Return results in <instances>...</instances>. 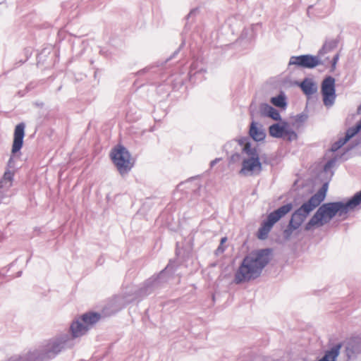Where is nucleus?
I'll return each mask as SVG.
<instances>
[{"label": "nucleus", "mask_w": 361, "mask_h": 361, "mask_svg": "<svg viewBox=\"0 0 361 361\" xmlns=\"http://www.w3.org/2000/svg\"><path fill=\"white\" fill-rule=\"evenodd\" d=\"M273 257V249L265 247L252 250L241 261L234 276V283L242 284L261 276L263 269Z\"/></svg>", "instance_id": "f257e3e1"}, {"label": "nucleus", "mask_w": 361, "mask_h": 361, "mask_svg": "<svg viewBox=\"0 0 361 361\" xmlns=\"http://www.w3.org/2000/svg\"><path fill=\"white\" fill-rule=\"evenodd\" d=\"M329 184V180L323 183L322 185L314 195L291 214L286 228L283 231V237L285 240H290L293 233L298 230L310 213L324 201L328 192Z\"/></svg>", "instance_id": "f03ea898"}, {"label": "nucleus", "mask_w": 361, "mask_h": 361, "mask_svg": "<svg viewBox=\"0 0 361 361\" xmlns=\"http://www.w3.org/2000/svg\"><path fill=\"white\" fill-rule=\"evenodd\" d=\"M175 270L170 264L157 274H154L144 281L140 287L130 286L123 293V300L130 303L140 302L144 298L164 288L171 278Z\"/></svg>", "instance_id": "7ed1b4c3"}, {"label": "nucleus", "mask_w": 361, "mask_h": 361, "mask_svg": "<svg viewBox=\"0 0 361 361\" xmlns=\"http://www.w3.org/2000/svg\"><path fill=\"white\" fill-rule=\"evenodd\" d=\"M207 72L205 64L202 59H194L188 68H184L179 73L170 76V82L173 90H179L183 86L188 88L187 84H195L204 79Z\"/></svg>", "instance_id": "20e7f679"}, {"label": "nucleus", "mask_w": 361, "mask_h": 361, "mask_svg": "<svg viewBox=\"0 0 361 361\" xmlns=\"http://www.w3.org/2000/svg\"><path fill=\"white\" fill-rule=\"evenodd\" d=\"M88 329L89 328L79 317L75 320H73L70 326L71 335H69L68 334L57 335L56 336L49 339L45 345L39 347L37 349H44L47 348L51 341L58 338L60 340V343H61L60 345L61 349L56 354L57 356L62 350L72 348L74 345V339L84 335L88 331Z\"/></svg>", "instance_id": "39448f33"}, {"label": "nucleus", "mask_w": 361, "mask_h": 361, "mask_svg": "<svg viewBox=\"0 0 361 361\" xmlns=\"http://www.w3.org/2000/svg\"><path fill=\"white\" fill-rule=\"evenodd\" d=\"M242 153L245 154L247 157L243 159L239 174L243 176L259 175L263 170V167L257 148H250L249 146L243 147Z\"/></svg>", "instance_id": "423d86ee"}, {"label": "nucleus", "mask_w": 361, "mask_h": 361, "mask_svg": "<svg viewBox=\"0 0 361 361\" xmlns=\"http://www.w3.org/2000/svg\"><path fill=\"white\" fill-rule=\"evenodd\" d=\"M109 157L121 176L128 174L134 166L130 152L123 145L114 147L110 152Z\"/></svg>", "instance_id": "0eeeda50"}, {"label": "nucleus", "mask_w": 361, "mask_h": 361, "mask_svg": "<svg viewBox=\"0 0 361 361\" xmlns=\"http://www.w3.org/2000/svg\"><path fill=\"white\" fill-rule=\"evenodd\" d=\"M317 207V210L305 224V231H310L314 228L322 227L334 219L330 202L321 203Z\"/></svg>", "instance_id": "6e6552de"}, {"label": "nucleus", "mask_w": 361, "mask_h": 361, "mask_svg": "<svg viewBox=\"0 0 361 361\" xmlns=\"http://www.w3.org/2000/svg\"><path fill=\"white\" fill-rule=\"evenodd\" d=\"M276 123L271 124L268 128L270 137L277 139H283L288 142L296 140L298 137V133L291 128L290 123L281 118V120L276 121Z\"/></svg>", "instance_id": "1a4fd4ad"}, {"label": "nucleus", "mask_w": 361, "mask_h": 361, "mask_svg": "<svg viewBox=\"0 0 361 361\" xmlns=\"http://www.w3.org/2000/svg\"><path fill=\"white\" fill-rule=\"evenodd\" d=\"M25 124L24 122L18 123L14 128L13 143L11 147V154L7 163L8 169L15 167L14 157H20L21 155V149L24 144V137L25 135Z\"/></svg>", "instance_id": "9d476101"}, {"label": "nucleus", "mask_w": 361, "mask_h": 361, "mask_svg": "<svg viewBox=\"0 0 361 361\" xmlns=\"http://www.w3.org/2000/svg\"><path fill=\"white\" fill-rule=\"evenodd\" d=\"M321 55H312L310 54L292 56L288 62V66H295L302 69H314L319 65H325L324 61L321 59Z\"/></svg>", "instance_id": "9b49d317"}, {"label": "nucleus", "mask_w": 361, "mask_h": 361, "mask_svg": "<svg viewBox=\"0 0 361 361\" xmlns=\"http://www.w3.org/2000/svg\"><path fill=\"white\" fill-rule=\"evenodd\" d=\"M331 205L334 218L336 216H343L350 211H354L360 202L354 194L352 197L341 201L330 202Z\"/></svg>", "instance_id": "f8f14e48"}, {"label": "nucleus", "mask_w": 361, "mask_h": 361, "mask_svg": "<svg viewBox=\"0 0 361 361\" xmlns=\"http://www.w3.org/2000/svg\"><path fill=\"white\" fill-rule=\"evenodd\" d=\"M251 116L259 114L260 116L271 118L273 121L281 120V116L279 110L266 102H262L259 106V111L257 110V104L252 101L249 107Z\"/></svg>", "instance_id": "ddd939ff"}, {"label": "nucleus", "mask_w": 361, "mask_h": 361, "mask_svg": "<svg viewBox=\"0 0 361 361\" xmlns=\"http://www.w3.org/2000/svg\"><path fill=\"white\" fill-rule=\"evenodd\" d=\"M342 343L347 360L357 359L358 355L361 353V336H352Z\"/></svg>", "instance_id": "4468645a"}, {"label": "nucleus", "mask_w": 361, "mask_h": 361, "mask_svg": "<svg viewBox=\"0 0 361 361\" xmlns=\"http://www.w3.org/2000/svg\"><path fill=\"white\" fill-rule=\"evenodd\" d=\"M56 52L52 47H45L37 56V65H45L47 68L55 63Z\"/></svg>", "instance_id": "2eb2a0df"}, {"label": "nucleus", "mask_w": 361, "mask_h": 361, "mask_svg": "<svg viewBox=\"0 0 361 361\" xmlns=\"http://www.w3.org/2000/svg\"><path fill=\"white\" fill-rule=\"evenodd\" d=\"M276 223L277 222L269 214H268L266 219L262 220L260 226L257 231V238L262 240L267 239L269 232Z\"/></svg>", "instance_id": "dca6fc26"}, {"label": "nucleus", "mask_w": 361, "mask_h": 361, "mask_svg": "<svg viewBox=\"0 0 361 361\" xmlns=\"http://www.w3.org/2000/svg\"><path fill=\"white\" fill-rule=\"evenodd\" d=\"M276 223L277 222L269 214H268L266 219L262 220L260 226L257 231V238L262 240L267 239L269 232Z\"/></svg>", "instance_id": "f3484780"}, {"label": "nucleus", "mask_w": 361, "mask_h": 361, "mask_svg": "<svg viewBox=\"0 0 361 361\" xmlns=\"http://www.w3.org/2000/svg\"><path fill=\"white\" fill-rule=\"evenodd\" d=\"M276 223L277 222L269 214H268L266 219L262 220L260 226L257 231V238L262 240L267 239L269 232Z\"/></svg>", "instance_id": "a211bd4d"}, {"label": "nucleus", "mask_w": 361, "mask_h": 361, "mask_svg": "<svg viewBox=\"0 0 361 361\" xmlns=\"http://www.w3.org/2000/svg\"><path fill=\"white\" fill-rule=\"evenodd\" d=\"M276 223L277 222L269 214H268L266 219L262 220L260 226L257 231V238L262 240L267 239L269 232Z\"/></svg>", "instance_id": "6ab92c4d"}, {"label": "nucleus", "mask_w": 361, "mask_h": 361, "mask_svg": "<svg viewBox=\"0 0 361 361\" xmlns=\"http://www.w3.org/2000/svg\"><path fill=\"white\" fill-rule=\"evenodd\" d=\"M297 85L300 88L308 99H310L318 90L317 85L314 80L307 77L305 78L301 82H298Z\"/></svg>", "instance_id": "aec40b11"}, {"label": "nucleus", "mask_w": 361, "mask_h": 361, "mask_svg": "<svg viewBox=\"0 0 361 361\" xmlns=\"http://www.w3.org/2000/svg\"><path fill=\"white\" fill-rule=\"evenodd\" d=\"M249 135L255 142H262L265 140L266 133L261 124L252 121L250 125Z\"/></svg>", "instance_id": "412c9836"}, {"label": "nucleus", "mask_w": 361, "mask_h": 361, "mask_svg": "<svg viewBox=\"0 0 361 361\" xmlns=\"http://www.w3.org/2000/svg\"><path fill=\"white\" fill-rule=\"evenodd\" d=\"M343 347V343H337L327 349L317 361H336Z\"/></svg>", "instance_id": "4be33fe9"}, {"label": "nucleus", "mask_w": 361, "mask_h": 361, "mask_svg": "<svg viewBox=\"0 0 361 361\" xmlns=\"http://www.w3.org/2000/svg\"><path fill=\"white\" fill-rule=\"evenodd\" d=\"M294 204L293 202H288L285 204L281 205L279 208L274 209L269 214L276 221L278 222L282 218L286 216L288 213H290L293 209Z\"/></svg>", "instance_id": "5701e85b"}, {"label": "nucleus", "mask_w": 361, "mask_h": 361, "mask_svg": "<svg viewBox=\"0 0 361 361\" xmlns=\"http://www.w3.org/2000/svg\"><path fill=\"white\" fill-rule=\"evenodd\" d=\"M236 142H238L240 146H243V147H247L248 146L250 148L255 147L252 146V143L248 137H241L239 139H235L226 142L223 147L224 150L226 151V153L228 154V150L231 149L233 145H235Z\"/></svg>", "instance_id": "b1692460"}, {"label": "nucleus", "mask_w": 361, "mask_h": 361, "mask_svg": "<svg viewBox=\"0 0 361 361\" xmlns=\"http://www.w3.org/2000/svg\"><path fill=\"white\" fill-rule=\"evenodd\" d=\"M80 318L83 323L89 328V326H92L96 324L101 318V314L97 312H88L82 314Z\"/></svg>", "instance_id": "393cba45"}, {"label": "nucleus", "mask_w": 361, "mask_h": 361, "mask_svg": "<svg viewBox=\"0 0 361 361\" xmlns=\"http://www.w3.org/2000/svg\"><path fill=\"white\" fill-rule=\"evenodd\" d=\"M270 102L281 110H286L288 106L287 97L283 91H281L278 95L271 97Z\"/></svg>", "instance_id": "a878e982"}, {"label": "nucleus", "mask_w": 361, "mask_h": 361, "mask_svg": "<svg viewBox=\"0 0 361 361\" xmlns=\"http://www.w3.org/2000/svg\"><path fill=\"white\" fill-rule=\"evenodd\" d=\"M336 92V80L331 75H326L321 84V93Z\"/></svg>", "instance_id": "bb28decb"}, {"label": "nucleus", "mask_w": 361, "mask_h": 361, "mask_svg": "<svg viewBox=\"0 0 361 361\" xmlns=\"http://www.w3.org/2000/svg\"><path fill=\"white\" fill-rule=\"evenodd\" d=\"M256 35L255 31V25H252L248 27H245L238 38L240 42L245 41L246 42H250L254 37Z\"/></svg>", "instance_id": "cd10ccee"}, {"label": "nucleus", "mask_w": 361, "mask_h": 361, "mask_svg": "<svg viewBox=\"0 0 361 361\" xmlns=\"http://www.w3.org/2000/svg\"><path fill=\"white\" fill-rule=\"evenodd\" d=\"M184 184L188 185L187 188L191 190L194 197L200 195V191L201 190L202 185L200 184L199 180L195 178H192L187 180Z\"/></svg>", "instance_id": "c85d7f7f"}, {"label": "nucleus", "mask_w": 361, "mask_h": 361, "mask_svg": "<svg viewBox=\"0 0 361 361\" xmlns=\"http://www.w3.org/2000/svg\"><path fill=\"white\" fill-rule=\"evenodd\" d=\"M200 9L199 8H193L190 10L189 13L185 17V20L186 23L184 26L183 31L185 32H188L191 28V25L194 22L195 17L199 14Z\"/></svg>", "instance_id": "c756f323"}, {"label": "nucleus", "mask_w": 361, "mask_h": 361, "mask_svg": "<svg viewBox=\"0 0 361 361\" xmlns=\"http://www.w3.org/2000/svg\"><path fill=\"white\" fill-rule=\"evenodd\" d=\"M338 42L339 39L338 38L325 42L322 48L318 51L319 54L323 56L324 54L334 50L338 47Z\"/></svg>", "instance_id": "7c9ffc66"}, {"label": "nucleus", "mask_w": 361, "mask_h": 361, "mask_svg": "<svg viewBox=\"0 0 361 361\" xmlns=\"http://www.w3.org/2000/svg\"><path fill=\"white\" fill-rule=\"evenodd\" d=\"M324 105L326 107L332 106L336 98V92H327L321 93Z\"/></svg>", "instance_id": "2f4dec72"}, {"label": "nucleus", "mask_w": 361, "mask_h": 361, "mask_svg": "<svg viewBox=\"0 0 361 361\" xmlns=\"http://www.w3.org/2000/svg\"><path fill=\"white\" fill-rule=\"evenodd\" d=\"M75 6L71 1H66L61 4V8L63 16L71 17V12L73 11V7Z\"/></svg>", "instance_id": "473e14b6"}, {"label": "nucleus", "mask_w": 361, "mask_h": 361, "mask_svg": "<svg viewBox=\"0 0 361 361\" xmlns=\"http://www.w3.org/2000/svg\"><path fill=\"white\" fill-rule=\"evenodd\" d=\"M348 141L343 136L338 139L331 147V152H336L340 149L342 147H343Z\"/></svg>", "instance_id": "72a5a7b5"}, {"label": "nucleus", "mask_w": 361, "mask_h": 361, "mask_svg": "<svg viewBox=\"0 0 361 361\" xmlns=\"http://www.w3.org/2000/svg\"><path fill=\"white\" fill-rule=\"evenodd\" d=\"M336 164V159L332 158L329 159L324 165L323 173H330V176L331 177L334 174V172L331 171L332 168Z\"/></svg>", "instance_id": "f704fd0d"}, {"label": "nucleus", "mask_w": 361, "mask_h": 361, "mask_svg": "<svg viewBox=\"0 0 361 361\" xmlns=\"http://www.w3.org/2000/svg\"><path fill=\"white\" fill-rule=\"evenodd\" d=\"M360 131L359 129L356 127L355 125H354L352 127H350L347 129L344 137L347 139L348 141H349L350 139L356 136Z\"/></svg>", "instance_id": "c9c22d12"}, {"label": "nucleus", "mask_w": 361, "mask_h": 361, "mask_svg": "<svg viewBox=\"0 0 361 361\" xmlns=\"http://www.w3.org/2000/svg\"><path fill=\"white\" fill-rule=\"evenodd\" d=\"M13 177H14V172L10 171L8 169L5 171L1 180H4V182H6V183H11L12 184V182L13 180Z\"/></svg>", "instance_id": "e433bc0d"}, {"label": "nucleus", "mask_w": 361, "mask_h": 361, "mask_svg": "<svg viewBox=\"0 0 361 361\" xmlns=\"http://www.w3.org/2000/svg\"><path fill=\"white\" fill-rule=\"evenodd\" d=\"M11 183L4 182L0 179V199L4 197V193L11 187Z\"/></svg>", "instance_id": "4c0bfd02"}, {"label": "nucleus", "mask_w": 361, "mask_h": 361, "mask_svg": "<svg viewBox=\"0 0 361 361\" xmlns=\"http://www.w3.org/2000/svg\"><path fill=\"white\" fill-rule=\"evenodd\" d=\"M227 237H222L221 238L220 243L216 250H215L216 255L222 254L224 252V251L226 249V247L224 245V243L227 241Z\"/></svg>", "instance_id": "58836bf2"}, {"label": "nucleus", "mask_w": 361, "mask_h": 361, "mask_svg": "<svg viewBox=\"0 0 361 361\" xmlns=\"http://www.w3.org/2000/svg\"><path fill=\"white\" fill-rule=\"evenodd\" d=\"M159 67V65H157L156 67L154 66H149V67H146L143 69H141L139 71L137 72V75H141L145 73H147V72H152V73H157L159 69H158L157 68Z\"/></svg>", "instance_id": "ea45409f"}, {"label": "nucleus", "mask_w": 361, "mask_h": 361, "mask_svg": "<svg viewBox=\"0 0 361 361\" xmlns=\"http://www.w3.org/2000/svg\"><path fill=\"white\" fill-rule=\"evenodd\" d=\"M185 45V41L184 39H182L181 44H180L179 47L173 51V53L164 61V63H166L167 61L174 59L178 54L180 52V49Z\"/></svg>", "instance_id": "a19ab883"}, {"label": "nucleus", "mask_w": 361, "mask_h": 361, "mask_svg": "<svg viewBox=\"0 0 361 361\" xmlns=\"http://www.w3.org/2000/svg\"><path fill=\"white\" fill-rule=\"evenodd\" d=\"M340 54L339 53H336L332 58V59L330 61L331 63V68L330 72L333 73L336 70V64L339 60Z\"/></svg>", "instance_id": "79ce46f5"}, {"label": "nucleus", "mask_w": 361, "mask_h": 361, "mask_svg": "<svg viewBox=\"0 0 361 361\" xmlns=\"http://www.w3.org/2000/svg\"><path fill=\"white\" fill-rule=\"evenodd\" d=\"M307 114L302 112L296 115L295 121L298 123H302L307 119Z\"/></svg>", "instance_id": "37998d69"}, {"label": "nucleus", "mask_w": 361, "mask_h": 361, "mask_svg": "<svg viewBox=\"0 0 361 361\" xmlns=\"http://www.w3.org/2000/svg\"><path fill=\"white\" fill-rule=\"evenodd\" d=\"M241 159V154L238 152L233 153L230 159H229V163L230 164H234L238 161H239Z\"/></svg>", "instance_id": "c03bdc74"}, {"label": "nucleus", "mask_w": 361, "mask_h": 361, "mask_svg": "<svg viewBox=\"0 0 361 361\" xmlns=\"http://www.w3.org/2000/svg\"><path fill=\"white\" fill-rule=\"evenodd\" d=\"M260 161L262 162V164H264L266 165H271L272 164V160L271 159L269 158L266 154H263L260 156Z\"/></svg>", "instance_id": "a18cd8bd"}, {"label": "nucleus", "mask_w": 361, "mask_h": 361, "mask_svg": "<svg viewBox=\"0 0 361 361\" xmlns=\"http://www.w3.org/2000/svg\"><path fill=\"white\" fill-rule=\"evenodd\" d=\"M94 69V78L97 80L98 82L99 80L102 70L99 68H92Z\"/></svg>", "instance_id": "49530a36"}, {"label": "nucleus", "mask_w": 361, "mask_h": 361, "mask_svg": "<svg viewBox=\"0 0 361 361\" xmlns=\"http://www.w3.org/2000/svg\"><path fill=\"white\" fill-rule=\"evenodd\" d=\"M37 86V84L35 82H29L26 87H25V90L27 92H29L30 91L32 90L33 89H35Z\"/></svg>", "instance_id": "de8ad7c7"}, {"label": "nucleus", "mask_w": 361, "mask_h": 361, "mask_svg": "<svg viewBox=\"0 0 361 361\" xmlns=\"http://www.w3.org/2000/svg\"><path fill=\"white\" fill-rule=\"evenodd\" d=\"M23 54H24V56H25V59H26V61H27L30 57L32 55V52L30 50L29 48H25L24 50H23Z\"/></svg>", "instance_id": "09e8293b"}, {"label": "nucleus", "mask_w": 361, "mask_h": 361, "mask_svg": "<svg viewBox=\"0 0 361 361\" xmlns=\"http://www.w3.org/2000/svg\"><path fill=\"white\" fill-rule=\"evenodd\" d=\"M359 145V142H350L347 147H346V152H348L350 150H352L353 148H355L356 146Z\"/></svg>", "instance_id": "8fccbe9b"}, {"label": "nucleus", "mask_w": 361, "mask_h": 361, "mask_svg": "<svg viewBox=\"0 0 361 361\" xmlns=\"http://www.w3.org/2000/svg\"><path fill=\"white\" fill-rule=\"evenodd\" d=\"M26 59H21L18 61H17L15 63H14V68H18L19 66H20L22 64L25 63L26 62Z\"/></svg>", "instance_id": "3c124183"}, {"label": "nucleus", "mask_w": 361, "mask_h": 361, "mask_svg": "<svg viewBox=\"0 0 361 361\" xmlns=\"http://www.w3.org/2000/svg\"><path fill=\"white\" fill-rule=\"evenodd\" d=\"M28 92L26 91L25 89L20 90L16 92V96H18V97H23Z\"/></svg>", "instance_id": "603ef678"}, {"label": "nucleus", "mask_w": 361, "mask_h": 361, "mask_svg": "<svg viewBox=\"0 0 361 361\" xmlns=\"http://www.w3.org/2000/svg\"><path fill=\"white\" fill-rule=\"evenodd\" d=\"M33 105L37 108H43L44 106V104L42 101H35L33 102Z\"/></svg>", "instance_id": "864d4df0"}, {"label": "nucleus", "mask_w": 361, "mask_h": 361, "mask_svg": "<svg viewBox=\"0 0 361 361\" xmlns=\"http://www.w3.org/2000/svg\"><path fill=\"white\" fill-rule=\"evenodd\" d=\"M220 161V159L216 158L210 162V167H213L215 164H216Z\"/></svg>", "instance_id": "5fc2aeb1"}, {"label": "nucleus", "mask_w": 361, "mask_h": 361, "mask_svg": "<svg viewBox=\"0 0 361 361\" xmlns=\"http://www.w3.org/2000/svg\"><path fill=\"white\" fill-rule=\"evenodd\" d=\"M355 194L361 204V190L360 191L355 192Z\"/></svg>", "instance_id": "6e6d98bb"}, {"label": "nucleus", "mask_w": 361, "mask_h": 361, "mask_svg": "<svg viewBox=\"0 0 361 361\" xmlns=\"http://www.w3.org/2000/svg\"><path fill=\"white\" fill-rule=\"evenodd\" d=\"M355 125L359 129V130L361 131V118L360 120L358 121Z\"/></svg>", "instance_id": "4d7b16f0"}, {"label": "nucleus", "mask_w": 361, "mask_h": 361, "mask_svg": "<svg viewBox=\"0 0 361 361\" xmlns=\"http://www.w3.org/2000/svg\"><path fill=\"white\" fill-rule=\"evenodd\" d=\"M104 263V259H102V257H99L97 261V265H102V264Z\"/></svg>", "instance_id": "13d9d810"}, {"label": "nucleus", "mask_w": 361, "mask_h": 361, "mask_svg": "<svg viewBox=\"0 0 361 361\" xmlns=\"http://www.w3.org/2000/svg\"><path fill=\"white\" fill-rule=\"evenodd\" d=\"M22 273H23V271H18V272L16 273V277H20V276H21Z\"/></svg>", "instance_id": "bf43d9fd"}, {"label": "nucleus", "mask_w": 361, "mask_h": 361, "mask_svg": "<svg viewBox=\"0 0 361 361\" xmlns=\"http://www.w3.org/2000/svg\"><path fill=\"white\" fill-rule=\"evenodd\" d=\"M313 8V6H309L307 8V13H309L310 10Z\"/></svg>", "instance_id": "052dcab7"}, {"label": "nucleus", "mask_w": 361, "mask_h": 361, "mask_svg": "<svg viewBox=\"0 0 361 361\" xmlns=\"http://www.w3.org/2000/svg\"><path fill=\"white\" fill-rule=\"evenodd\" d=\"M99 53L102 55H105L106 52H104L102 49L100 50Z\"/></svg>", "instance_id": "680f3d73"}, {"label": "nucleus", "mask_w": 361, "mask_h": 361, "mask_svg": "<svg viewBox=\"0 0 361 361\" xmlns=\"http://www.w3.org/2000/svg\"><path fill=\"white\" fill-rule=\"evenodd\" d=\"M323 61L326 63L327 61H329V57H326Z\"/></svg>", "instance_id": "e2e57ef3"}, {"label": "nucleus", "mask_w": 361, "mask_h": 361, "mask_svg": "<svg viewBox=\"0 0 361 361\" xmlns=\"http://www.w3.org/2000/svg\"><path fill=\"white\" fill-rule=\"evenodd\" d=\"M357 111H358V112H360V111H361V104L358 106V108H357Z\"/></svg>", "instance_id": "0e129e2a"}, {"label": "nucleus", "mask_w": 361, "mask_h": 361, "mask_svg": "<svg viewBox=\"0 0 361 361\" xmlns=\"http://www.w3.org/2000/svg\"><path fill=\"white\" fill-rule=\"evenodd\" d=\"M30 258H31V257H30L27 259V263L30 260Z\"/></svg>", "instance_id": "69168bd1"}, {"label": "nucleus", "mask_w": 361, "mask_h": 361, "mask_svg": "<svg viewBox=\"0 0 361 361\" xmlns=\"http://www.w3.org/2000/svg\"><path fill=\"white\" fill-rule=\"evenodd\" d=\"M61 87H61V86H60V87L58 88V91L61 90Z\"/></svg>", "instance_id": "338daca9"}]
</instances>
